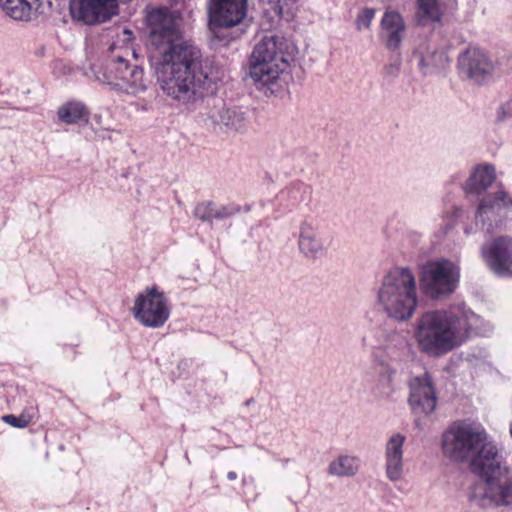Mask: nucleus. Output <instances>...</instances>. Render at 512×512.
<instances>
[{"label": "nucleus", "instance_id": "f257e3e1", "mask_svg": "<svg viewBox=\"0 0 512 512\" xmlns=\"http://www.w3.org/2000/svg\"><path fill=\"white\" fill-rule=\"evenodd\" d=\"M150 26L149 59L160 90L169 98L192 103L213 91L218 72L201 59L199 49L184 41L179 18L167 9L147 16Z\"/></svg>", "mask_w": 512, "mask_h": 512}, {"label": "nucleus", "instance_id": "f03ea898", "mask_svg": "<svg viewBox=\"0 0 512 512\" xmlns=\"http://www.w3.org/2000/svg\"><path fill=\"white\" fill-rule=\"evenodd\" d=\"M441 449L445 458L457 464L469 463L472 472L479 476L470 494L478 506L490 508L512 503L510 471L480 423L454 421L442 434Z\"/></svg>", "mask_w": 512, "mask_h": 512}, {"label": "nucleus", "instance_id": "7ed1b4c3", "mask_svg": "<svg viewBox=\"0 0 512 512\" xmlns=\"http://www.w3.org/2000/svg\"><path fill=\"white\" fill-rule=\"evenodd\" d=\"M479 317L466 307L422 313L413 325L417 349L430 357H440L461 346L477 329Z\"/></svg>", "mask_w": 512, "mask_h": 512}, {"label": "nucleus", "instance_id": "20e7f679", "mask_svg": "<svg viewBox=\"0 0 512 512\" xmlns=\"http://www.w3.org/2000/svg\"><path fill=\"white\" fill-rule=\"evenodd\" d=\"M132 40V31L124 29L118 36V40L101 58L90 65L94 78L108 85L120 96L136 97L147 90L143 69L130 63V58H136Z\"/></svg>", "mask_w": 512, "mask_h": 512}, {"label": "nucleus", "instance_id": "39448f33", "mask_svg": "<svg viewBox=\"0 0 512 512\" xmlns=\"http://www.w3.org/2000/svg\"><path fill=\"white\" fill-rule=\"evenodd\" d=\"M284 39L274 34L263 36L249 58V75L259 91L278 95L289 83V62L284 54Z\"/></svg>", "mask_w": 512, "mask_h": 512}, {"label": "nucleus", "instance_id": "423d86ee", "mask_svg": "<svg viewBox=\"0 0 512 512\" xmlns=\"http://www.w3.org/2000/svg\"><path fill=\"white\" fill-rule=\"evenodd\" d=\"M377 304L388 318L397 322H406L413 317L419 294L410 268L395 266L384 274L377 290Z\"/></svg>", "mask_w": 512, "mask_h": 512}, {"label": "nucleus", "instance_id": "0eeeda50", "mask_svg": "<svg viewBox=\"0 0 512 512\" xmlns=\"http://www.w3.org/2000/svg\"><path fill=\"white\" fill-rule=\"evenodd\" d=\"M510 212L512 195L504 188H499L479 200L474 219L463 224L464 234L470 236L479 229L492 233L507 222Z\"/></svg>", "mask_w": 512, "mask_h": 512}, {"label": "nucleus", "instance_id": "6e6552de", "mask_svg": "<svg viewBox=\"0 0 512 512\" xmlns=\"http://www.w3.org/2000/svg\"><path fill=\"white\" fill-rule=\"evenodd\" d=\"M419 281L423 293L431 299L450 295L458 287L460 267L443 257L429 260L420 268Z\"/></svg>", "mask_w": 512, "mask_h": 512}, {"label": "nucleus", "instance_id": "1a4fd4ad", "mask_svg": "<svg viewBox=\"0 0 512 512\" xmlns=\"http://www.w3.org/2000/svg\"><path fill=\"white\" fill-rule=\"evenodd\" d=\"M132 314L143 326L160 328L170 316L168 299L157 286L148 287L136 296Z\"/></svg>", "mask_w": 512, "mask_h": 512}, {"label": "nucleus", "instance_id": "9d476101", "mask_svg": "<svg viewBox=\"0 0 512 512\" xmlns=\"http://www.w3.org/2000/svg\"><path fill=\"white\" fill-rule=\"evenodd\" d=\"M480 255L487 268L496 276L512 278V236L493 238L480 248Z\"/></svg>", "mask_w": 512, "mask_h": 512}, {"label": "nucleus", "instance_id": "9b49d317", "mask_svg": "<svg viewBox=\"0 0 512 512\" xmlns=\"http://www.w3.org/2000/svg\"><path fill=\"white\" fill-rule=\"evenodd\" d=\"M458 70L461 78L482 85L493 77L495 64L483 50L471 47L459 55Z\"/></svg>", "mask_w": 512, "mask_h": 512}, {"label": "nucleus", "instance_id": "f8f14e48", "mask_svg": "<svg viewBox=\"0 0 512 512\" xmlns=\"http://www.w3.org/2000/svg\"><path fill=\"white\" fill-rule=\"evenodd\" d=\"M408 404L415 415L427 416L437 405V395L432 377L424 373L413 377L409 382Z\"/></svg>", "mask_w": 512, "mask_h": 512}, {"label": "nucleus", "instance_id": "ddd939ff", "mask_svg": "<svg viewBox=\"0 0 512 512\" xmlns=\"http://www.w3.org/2000/svg\"><path fill=\"white\" fill-rule=\"evenodd\" d=\"M207 9L211 25L231 28L246 18L248 0H208Z\"/></svg>", "mask_w": 512, "mask_h": 512}, {"label": "nucleus", "instance_id": "4468645a", "mask_svg": "<svg viewBox=\"0 0 512 512\" xmlns=\"http://www.w3.org/2000/svg\"><path fill=\"white\" fill-rule=\"evenodd\" d=\"M406 436L400 432H394L384 444V470L386 478L396 483L403 479L405 472V443Z\"/></svg>", "mask_w": 512, "mask_h": 512}, {"label": "nucleus", "instance_id": "2eb2a0df", "mask_svg": "<svg viewBox=\"0 0 512 512\" xmlns=\"http://www.w3.org/2000/svg\"><path fill=\"white\" fill-rule=\"evenodd\" d=\"M297 245L299 252L310 260L321 257L328 250V243L312 219H304L299 223Z\"/></svg>", "mask_w": 512, "mask_h": 512}, {"label": "nucleus", "instance_id": "dca6fc26", "mask_svg": "<svg viewBox=\"0 0 512 512\" xmlns=\"http://www.w3.org/2000/svg\"><path fill=\"white\" fill-rule=\"evenodd\" d=\"M496 168L490 163H480L474 166L468 178L462 185L463 191L467 195H482L496 181Z\"/></svg>", "mask_w": 512, "mask_h": 512}, {"label": "nucleus", "instance_id": "f3484780", "mask_svg": "<svg viewBox=\"0 0 512 512\" xmlns=\"http://www.w3.org/2000/svg\"><path fill=\"white\" fill-rule=\"evenodd\" d=\"M406 32V25L400 13L387 10L381 19V37L390 50L399 48Z\"/></svg>", "mask_w": 512, "mask_h": 512}, {"label": "nucleus", "instance_id": "a211bd4d", "mask_svg": "<svg viewBox=\"0 0 512 512\" xmlns=\"http://www.w3.org/2000/svg\"><path fill=\"white\" fill-rule=\"evenodd\" d=\"M212 122L226 131H240L246 127L247 113L238 107L222 106L211 113Z\"/></svg>", "mask_w": 512, "mask_h": 512}, {"label": "nucleus", "instance_id": "6ab92c4d", "mask_svg": "<svg viewBox=\"0 0 512 512\" xmlns=\"http://www.w3.org/2000/svg\"><path fill=\"white\" fill-rule=\"evenodd\" d=\"M240 212L237 204H216L214 202L199 203L194 209V216L202 222L212 223L214 220L223 221Z\"/></svg>", "mask_w": 512, "mask_h": 512}, {"label": "nucleus", "instance_id": "aec40b11", "mask_svg": "<svg viewBox=\"0 0 512 512\" xmlns=\"http://www.w3.org/2000/svg\"><path fill=\"white\" fill-rule=\"evenodd\" d=\"M413 56L423 74L431 73L433 68L443 65L444 62V54L427 41L419 44Z\"/></svg>", "mask_w": 512, "mask_h": 512}, {"label": "nucleus", "instance_id": "412c9836", "mask_svg": "<svg viewBox=\"0 0 512 512\" xmlns=\"http://www.w3.org/2000/svg\"><path fill=\"white\" fill-rule=\"evenodd\" d=\"M57 118L61 123L73 125L80 121H87L89 111L86 105L80 101H68L58 107Z\"/></svg>", "mask_w": 512, "mask_h": 512}, {"label": "nucleus", "instance_id": "4be33fe9", "mask_svg": "<svg viewBox=\"0 0 512 512\" xmlns=\"http://www.w3.org/2000/svg\"><path fill=\"white\" fill-rule=\"evenodd\" d=\"M361 466L358 456L341 454L332 460L328 466V473L337 477H353Z\"/></svg>", "mask_w": 512, "mask_h": 512}, {"label": "nucleus", "instance_id": "5701e85b", "mask_svg": "<svg viewBox=\"0 0 512 512\" xmlns=\"http://www.w3.org/2000/svg\"><path fill=\"white\" fill-rule=\"evenodd\" d=\"M38 0H0V7L14 20L28 21L37 8Z\"/></svg>", "mask_w": 512, "mask_h": 512}, {"label": "nucleus", "instance_id": "b1692460", "mask_svg": "<svg viewBox=\"0 0 512 512\" xmlns=\"http://www.w3.org/2000/svg\"><path fill=\"white\" fill-rule=\"evenodd\" d=\"M442 14L437 0H417L416 17L421 25L439 22Z\"/></svg>", "mask_w": 512, "mask_h": 512}, {"label": "nucleus", "instance_id": "393cba45", "mask_svg": "<svg viewBox=\"0 0 512 512\" xmlns=\"http://www.w3.org/2000/svg\"><path fill=\"white\" fill-rule=\"evenodd\" d=\"M375 369L378 373V383L379 385L384 389L388 390L386 392L387 395H389L394 389V378L396 374V370L390 366L388 363L385 362H379Z\"/></svg>", "mask_w": 512, "mask_h": 512}, {"label": "nucleus", "instance_id": "a878e982", "mask_svg": "<svg viewBox=\"0 0 512 512\" xmlns=\"http://www.w3.org/2000/svg\"><path fill=\"white\" fill-rule=\"evenodd\" d=\"M3 422L15 427V428H26L32 421V417L27 414H21L15 416L13 414L4 415L2 417Z\"/></svg>", "mask_w": 512, "mask_h": 512}, {"label": "nucleus", "instance_id": "bb28decb", "mask_svg": "<svg viewBox=\"0 0 512 512\" xmlns=\"http://www.w3.org/2000/svg\"><path fill=\"white\" fill-rule=\"evenodd\" d=\"M375 16V11L370 8H366L361 11L356 19V27L358 30L367 29L370 27L371 22Z\"/></svg>", "mask_w": 512, "mask_h": 512}, {"label": "nucleus", "instance_id": "cd10ccee", "mask_svg": "<svg viewBox=\"0 0 512 512\" xmlns=\"http://www.w3.org/2000/svg\"><path fill=\"white\" fill-rule=\"evenodd\" d=\"M495 119L498 123L507 122L512 119V101H506L497 108Z\"/></svg>", "mask_w": 512, "mask_h": 512}, {"label": "nucleus", "instance_id": "c85d7f7f", "mask_svg": "<svg viewBox=\"0 0 512 512\" xmlns=\"http://www.w3.org/2000/svg\"><path fill=\"white\" fill-rule=\"evenodd\" d=\"M464 213V210L459 206H454L452 210L447 213L452 219H458L460 218Z\"/></svg>", "mask_w": 512, "mask_h": 512}, {"label": "nucleus", "instance_id": "c756f323", "mask_svg": "<svg viewBox=\"0 0 512 512\" xmlns=\"http://www.w3.org/2000/svg\"><path fill=\"white\" fill-rule=\"evenodd\" d=\"M227 478H228L229 480H231V481H232V480H235V479L237 478V474H236L234 471H230V472H228V474H227Z\"/></svg>", "mask_w": 512, "mask_h": 512}, {"label": "nucleus", "instance_id": "7c9ffc66", "mask_svg": "<svg viewBox=\"0 0 512 512\" xmlns=\"http://www.w3.org/2000/svg\"><path fill=\"white\" fill-rule=\"evenodd\" d=\"M447 227H448V229H451L453 227V224L452 223H447Z\"/></svg>", "mask_w": 512, "mask_h": 512}, {"label": "nucleus", "instance_id": "2f4dec72", "mask_svg": "<svg viewBox=\"0 0 512 512\" xmlns=\"http://www.w3.org/2000/svg\"><path fill=\"white\" fill-rule=\"evenodd\" d=\"M294 199H295L296 202H298V201L302 200V197L298 199L296 196H294Z\"/></svg>", "mask_w": 512, "mask_h": 512}, {"label": "nucleus", "instance_id": "473e14b6", "mask_svg": "<svg viewBox=\"0 0 512 512\" xmlns=\"http://www.w3.org/2000/svg\"><path fill=\"white\" fill-rule=\"evenodd\" d=\"M509 432H510V435H511V437H512V423H511V426H510V430H509Z\"/></svg>", "mask_w": 512, "mask_h": 512}, {"label": "nucleus", "instance_id": "72a5a7b5", "mask_svg": "<svg viewBox=\"0 0 512 512\" xmlns=\"http://www.w3.org/2000/svg\"><path fill=\"white\" fill-rule=\"evenodd\" d=\"M302 188H303L304 190H306V187H303V186H299V189H298V190H300V189H302Z\"/></svg>", "mask_w": 512, "mask_h": 512}]
</instances>
